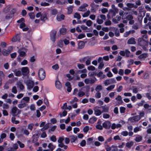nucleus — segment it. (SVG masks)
Returning a JSON list of instances; mask_svg holds the SVG:
<instances>
[{"mask_svg": "<svg viewBox=\"0 0 151 151\" xmlns=\"http://www.w3.org/2000/svg\"><path fill=\"white\" fill-rule=\"evenodd\" d=\"M58 13V10L56 9H53L51 11V14L52 15H56Z\"/></svg>", "mask_w": 151, "mask_h": 151, "instance_id": "c756f323", "label": "nucleus"}, {"mask_svg": "<svg viewBox=\"0 0 151 151\" xmlns=\"http://www.w3.org/2000/svg\"><path fill=\"white\" fill-rule=\"evenodd\" d=\"M78 47L79 49H82L83 48L84 46V43L83 41H80L78 44Z\"/></svg>", "mask_w": 151, "mask_h": 151, "instance_id": "a211bd4d", "label": "nucleus"}, {"mask_svg": "<svg viewBox=\"0 0 151 151\" xmlns=\"http://www.w3.org/2000/svg\"><path fill=\"white\" fill-rule=\"evenodd\" d=\"M148 57V54L147 53H144L141 54L138 56V58L142 59L144 58H146Z\"/></svg>", "mask_w": 151, "mask_h": 151, "instance_id": "f3484780", "label": "nucleus"}, {"mask_svg": "<svg viewBox=\"0 0 151 151\" xmlns=\"http://www.w3.org/2000/svg\"><path fill=\"white\" fill-rule=\"evenodd\" d=\"M27 105V104L25 102L21 103V104H19V108H23L26 106Z\"/></svg>", "mask_w": 151, "mask_h": 151, "instance_id": "cd10ccee", "label": "nucleus"}, {"mask_svg": "<svg viewBox=\"0 0 151 151\" xmlns=\"http://www.w3.org/2000/svg\"><path fill=\"white\" fill-rule=\"evenodd\" d=\"M127 13L126 14L125 16H126L125 19H126L127 20H131V19H132L133 18V17L132 15L129 14L127 15Z\"/></svg>", "mask_w": 151, "mask_h": 151, "instance_id": "6ab92c4d", "label": "nucleus"}, {"mask_svg": "<svg viewBox=\"0 0 151 151\" xmlns=\"http://www.w3.org/2000/svg\"><path fill=\"white\" fill-rule=\"evenodd\" d=\"M95 96L96 98L99 99L101 97V93L99 92H97L96 93Z\"/></svg>", "mask_w": 151, "mask_h": 151, "instance_id": "864d4df0", "label": "nucleus"}, {"mask_svg": "<svg viewBox=\"0 0 151 151\" xmlns=\"http://www.w3.org/2000/svg\"><path fill=\"white\" fill-rule=\"evenodd\" d=\"M86 144V140H82L80 143V145L82 147L85 146Z\"/></svg>", "mask_w": 151, "mask_h": 151, "instance_id": "603ef678", "label": "nucleus"}, {"mask_svg": "<svg viewBox=\"0 0 151 151\" xmlns=\"http://www.w3.org/2000/svg\"><path fill=\"white\" fill-rule=\"evenodd\" d=\"M111 124L110 121H107L103 123L102 126L106 129H109L111 127Z\"/></svg>", "mask_w": 151, "mask_h": 151, "instance_id": "20e7f679", "label": "nucleus"}, {"mask_svg": "<svg viewBox=\"0 0 151 151\" xmlns=\"http://www.w3.org/2000/svg\"><path fill=\"white\" fill-rule=\"evenodd\" d=\"M138 42L139 45L142 47L145 45L146 41L142 37H140L138 39Z\"/></svg>", "mask_w": 151, "mask_h": 151, "instance_id": "423d86ee", "label": "nucleus"}, {"mask_svg": "<svg viewBox=\"0 0 151 151\" xmlns=\"http://www.w3.org/2000/svg\"><path fill=\"white\" fill-rule=\"evenodd\" d=\"M90 13V12L89 10H88L86 12L84 13L83 15L82 16L83 17H88Z\"/></svg>", "mask_w": 151, "mask_h": 151, "instance_id": "2f4dec72", "label": "nucleus"}, {"mask_svg": "<svg viewBox=\"0 0 151 151\" xmlns=\"http://www.w3.org/2000/svg\"><path fill=\"white\" fill-rule=\"evenodd\" d=\"M77 139V137L76 136H73L72 137L71 139V142L72 143L74 142Z\"/></svg>", "mask_w": 151, "mask_h": 151, "instance_id": "a19ab883", "label": "nucleus"}, {"mask_svg": "<svg viewBox=\"0 0 151 151\" xmlns=\"http://www.w3.org/2000/svg\"><path fill=\"white\" fill-rule=\"evenodd\" d=\"M93 139L92 138L90 137L88 138L87 139V144L90 145L92 142Z\"/></svg>", "mask_w": 151, "mask_h": 151, "instance_id": "79ce46f5", "label": "nucleus"}, {"mask_svg": "<svg viewBox=\"0 0 151 151\" xmlns=\"http://www.w3.org/2000/svg\"><path fill=\"white\" fill-rule=\"evenodd\" d=\"M19 38V35H17L12 39V41L13 42H16L18 38Z\"/></svg>", "mask_w": 151, "mask_h": 151, "instance_id": "7c9ffc66", "label": "nucleus"}, {"mask_svg": "<svg viewBox=\"0 0 151 151\" xmlns=\"http://www.w3.org/2000/svg\"><path fill=\"white\" fill-rule=\"evenodd\" d=\"M86 37V35L84 33L81 34H79L77 38L78 39H81L85 37Z\"/></svg>", "mask_w": 151, "mask_h": 151, "instance_id": "4c0bfd02", "label": "nucleus"}, {"mask_svg": "<svg viewBox=\"0 0 151 151\" xmlns=\"http://www.w3.org/2000/svg\"><path fill=\"white\" fill-rule=\"evenodd\" d=\"M82 90H81V89L79 90V92L78 93V96L79 97H81L84 96L85 95V93L83 91H82Z\"/></svg>", "mask_w": 151, "mask_h": 151, "instance_id": "5701e85b", "label": "nucleus"}, {"mask_svg": "<svg viewBox=\"0 0 151 151\" xmlns=\"http://www.w3.org/2000/svg\"><path fill=\"white\" fill-rule=\"evenodd\" d=\"M88 6V4L85 3L83 5L81 6L78 9V11H80L83 12L84 11L83 10L81 9V8L85 9L86 7H87Z\"/></svg>", "mask_w": 151, "mask_h": 151, "instance_id": "2eb2a0df", "label": "nucleus"}, {"mask_svg": "<svg viewBox=\"0 0 151 151\" xmlns=\"http://www.w3.org/2000/svg\"><path fill=\"white\" fill-rule=\"evenodd\" d=\"M74 18H77L78 19H79L81 18V16L80 14L77 12L75 13L74 15Z\"/></svg>", "mask_w": 151, "mask_h": 151, "instance_id": "bb28decb", "label": "nucleus"}, {"mask_svg": "<svg viewBox=\"0 0 151 151\" xmlns=\"http://www.w3.org/2000/svg\"><path fill=\"white\" fill-rule=\"evenodd\" d=\"M89 130V127L88 126H86L83 129V131L85 133H87Z\"/></svg>", "mask_w": 151, "mask_h": 151, "instance_id": "6e6d98bb", "label": "nucleus"}, {"mask_svg": "<svg viewBox=\"0 0 151 151\" xmlns=\"http://www.w3.org/2000/svg\"><path fill=\"white\" fill-rule=\"evenodd\" d=\"M115 99L119 101V104H121L123 102L122 100V98L121 96L120 95H118L117 97L115 98Z\"/></svg>", "mask_w": 151, "mask_h": 151, "instance_id": "412c9836", "label": "nucleus"}, {"mask_svg": "<svg viewBox=\"0 0 151 151\" xmlns=\"http://www.w3.org/2000/svg\"><path fill=\"white\" fill-rule=\"evenodd\" d=\"M102 89V87L101 85H98L95 88V90L97 92H99Z\"/></svg>", "mask_w": 151, "mask_h": 151, "instance_id": "f704fd0d", "label": "nucleus"}, {"mask_svg": "<svg viewBox=\"0 0 151 151\" xmlns=\"http://www.w3.org/2000/svg\"><path fill=\"white\" fill-rule=\"evenodd\" d=\"M50 140L53 142H55L56 141V138L55 135H53L50 138Z\"/></svg>", "mask_w": 151, "mask_h": 151, "instance_id": "de8ad7c7", "label": "nucleus"}, {"mask_svg": "<svg viewBox=\"0 0 151 151\" xmlns=\"http://www.w3.org/2000/svg\"><path fill=\"white\" fill-rule=\"evenodd\" d=\"M2 53L4 56H7L8 55L9 53L7 50L4 49L2 51Z\"/></svg>", "mask_w": 151, "mask_h": 151, "instance_id": "e433bc0d", "label": "nucleus"}, {"mask_svg": "<svg viewBox=\"0 0 151 151\" xmlns=\"http://www.w3.org/2000/svg\"><path fill=\"white\" fill-rule=\"evenodd\" d=\"M67 29L65 28H62L60 29V34L62 35H64L66 34L67 32Z\"/></svg>", "mask_w": 151, "mask_h": 151, "instance_id": "9d476101", "label": "nucleus"}, {"mask_svg": "<svg viewBox=\"0 0 151 151\" xmlns=\"http://www.w3.org/2000/svg\"><path fill=\"white\" fill-rule=\"evenodd\" d=\"M65 86L67 87V91L68 92H70L72 90L71 85L69 82H67L65 84Z\"/></svg>", "mask_w": 151, "mask_h": 151, "instance_id": "0eeeda50", "label": "nucleus"}, {"mask_svg": "<svg viewBox=\"0 0 151 151\" xmlns=\"http://www.w3.org/2000/svg\"><path fill=\"white\" fill-rule=\"evenodd\" d=\"M92 22L91 20H88L86 22V24L88 27H90L92 24Z\"/></svg>", "mask_w": 151, "mask_h": 151, "instance_id": "5fc2aeb1", "label": "nucleus"}, {"mask_svg": "<svg viewBox=\"0 0 151 151\" xmlns=\"http://www.w3.org/2000/svg\"><path fill=\"white\" fill-rule=\"evenodd\" d=\"M26 56L25 52L23 51H20L19 50V56L23 57Z\"/></svg>", "mask_w": 151, "mask_h": 151, "instance_id": "ea45409f", "label": "nucleus"}, {"mask_svg": "<svg viewBox=\"0 0 151 151\" xmlns=\"http://www.w3.org/2000/svg\"><path fill=\"white\" fill-rule=\"evenodd\" d=\"M17 109V108L16 107L14 106L13 107L12 109V113L13 116L15 115Z\"/></svg>", "mask_w": 151, "mask_h": 151, "instance_id": "a878e982", "label": "nucleus"}, {"mask_svg": "<svg viewBox=\"0 0 151 151\" xmlns=\"http://www.w3.org/2000/svg\"><path fill=\"white\" fill-rule=\"evenodd\" d=\"M19 27L21 28H22L24 27H25L26 26V24L24 23V22H22L21 23H19Z\"/></svg>", "mask_w": 151, "mask_h": 151, "instance_id": "4d7b16f0", "label": "nucleus"}, {"mask_svg": "<svg viewBox=\"0 0 151 151\" xmlns=\"http://www.w3.org/2000/svg\"><path fill=\"white\" fill-rule=\"evenodd\" d=\"M34 82L32 81L29 80L27 81V85L28 89L30 90L34 86Z\"/></svg>", "mask_w": 151, "mask_h": 151, "instance_id": "39448f33", "label": "nucleus"}, {"mask_svg": "<svg viewBox=\"0 0 151 151\" xmlns=\"http://www.w3.org/2000/svg\"><path fill=\"white\" fill-rule=\"evenodd\" d=\"M57 31L55 30H52L50 32V38L51 40L53 42H55L56 40V36Z\"/></svg>", "mask_w": 151, "mask_h": 151, "instance_id": "7ed1b4c3", "label": "nucleus"}, {"mask_svg": "<svg viewBox=\"0 0 151 151\" xmlns=\"http://www.w3.org/2000/svg\"><path fill=\"white\" fill-rule=\"evenodd\" d=\"M98 124L96 126V128L97 129L99 130H102L103 129V126L101 125V122H98Z\"/></svg>", "mask_w": 151, "mask_h": 151, "instance_id": "4be33fe9", "label": "nucleus"}, {"mask_svg": "<svg viewBox=\"0 0 151 151\" xmlns=\"http://www.w3.org/2000/svg\"><path fill=\"white\" fill-rule=\"evenodd\" d=\"M63 41L62 40H60L58 43V45L59 46V47L62 48L63 46Z\"/></svg>", "mask_w": 151, "mask_h": 151, "instance_id": "c85d7f7f", "label": "nucleus"}, {"mask_svg": "<svg viewBox=\"0 0 151 151\" xmlns=\"http://www.w3.org/2000/svg\"><path fill=\"white\" fill-rule=\"evenodd\" d=\"M21 70L22 75L24 77L28 78L29 73V68L27 67H23L22 68Z\"/></svg>", "mask_w": 151, "mask_h": 151, "instance_id": "f03ea898", "label": "nucleus"}, {"mask_svg": "<svg viewBox=\"0 0 151 151\" xmlns=\"http://www.w3.org/2000/svg\"><path fill=\"white\" fill-rule=\"evenodd\" d=\"M136 43L134 38L132 37L129 38L128 40L127 43L128 44H135Z\"/></svg>", "mask_w": 151, "mask_h": 151, "instance_id": "6e6552de", "label": "nucleus"}, {"mask_svg": "<svg viewBox=\"0 0 151 151\" xmlns=\"http://www.w3.org/2000/svg\"><path fill=\"white\" fill-rule=\"evenodd\" d=\"M9 138L11 140H13L15 138V136L14 134L11 133L10 134Z\"/></svg>", "mask_w": 151, "mask_h": 151, "instance_id": "bf43d9fd", "label": "nucleus"}, {"mask_svg": "<svg viewBox=\"0 0 151 151\" xmlns=\"http://www.w3.org/2000/svg\"><path fill=\"white\" fill-rule=\"evenodd\" d=\"M130 54V52L128 50H125V54L126 56L127 57H128L129 56V55Z\"/></svg>", "mask_w": 151, "mask_h": 151, "instance_id": "8fccbe9b", "label": "nucleus"}, {"mask_svg": "<svg viewBox=\"0 0 151 151\" xmlns=\"http://www.w3.org/2000/svg\"><path fill=\"white\" fill-rule=\"evenodd\" d=\"M145 102L144 100H142L141 101L137 104L139 106H143V103Z\"/></svg>", "mask_w": 151, "mask_h": 151, "instance_id": "052dcab7", "label": "nucleus"}, {"mask_svg": "<svg viewBox=\"0 0 151 151\" xmlns=\"http://www.w3.org/2000/svg\"><path fill=\"white\" fill-rule=\"evenodd\" d=\"M142 139V137L141 136L139 137H136L135 140L136 142H139Z\"/></svg>", "mask_w": 151, "mask_h": 151, "instance_id": "49530a36", "label": "nucleus"}, {"mask_svg": "<svg viewBox=\"0 0 151 151\" xmlns=\"http://www.w3.org/2000/svg\"><path fill=\"white\" fill-rule=\"evenodd\" d=\"M108 12V9L106 8H103L101 9V12L103 14H105Z\"/></svg>", "mask_w": 151, "mask_h": 151, "instance_id": "774afa93", "label": "nucleus"}, {"mask_svg": "<svg viewBox=\"0 0 151 151\" xmlns=\"http://www.w3.org/2000/svg\"><path fill=\"white\" fill-rule=\"evenodd\" d=\"M39 89V88L38 86H35L34 87L33 91L35 92H36L38 91Z\"/></svg>", "mask_w": 151, "mask_h": 151, "instance_id": "680f3d73", "label": "nucleus"}, {"mask_svg": "<svg viewBox=\"0 0 151 151\" xmlns=\"http://www.w3.org/2000/svg\"><path fill=\"white\" fill-rule=\"evenodd\" d=\"M115 85H111L109 86L106 88V89L108 91H111L114 89L115 87Z\"/></svg>", "mask_w": 151, "mask_h": 151, "instance_id": "a18cd8bd", "label": "nucleus"}, {"mask_svg": "<svg viewBox=\"0 0 151 151\" xmlns=\"http://www.w3.org/2000/svg\"><path fill=\"white\" fill-rule=\"evenodd\" d=\"M29 100V97H25L23 98L21 101V103L25 102L27 103L28 102Z\"/></svg>", "mask_w": 151, "mask_h": 151, "instance_id": "4468645a", "label": "nucleus"}, {"mask_svg": "<svg viewBox=\"0 0 151 151\" xmlns=\"http://www.w3.org/2000/svg\"><path fill=\"white\" fill-rule=\"evenodd\" d=\"M97 118L95 116H93L89 120V122L90 123L93 124L97 121Z\"/></svg>", "mask_w": 151, "mask_h": 151, "instance_id": "f8f14e48", "label": "nucleus"}, {"mask_svg": "<svg viewBox=\"0 0 151 151\" xmlns=\"http://www.w3.org/2000/svg\"><path fill=\"white\" fill-rule=\"evenodd\" d=\"M52 68L55 70H57L59 68L58 65L57 64H56L53 65L52 67Z\"/></svg>", "mask_w": 151, "mask_h": 151, "instance_id": "0e129e2a", "label": "nucleus"}, {"mask_svg": "<svg viewBox=\"0 0 151 151\" xmlns=\"http://www.w3.org/2000/svg\"><path fill=\"white\" fill-rule=\"evenodd\" d=\"M88 69L89 70H94L95 69V68L93 65H90L88 67Z\"/></svg>", "mask_w": 151, "mask_h": 151, "instance_id": "09e8293b", "label": "nucleus"}, {"mask_svg": "<svg viewBox=\"0 0 151 151\" xmlns=\"http://www.w3.org/2000/svg\"><path fill=\"white\" fill-rule=\"evenodd\" d=\"M48 147L50 148V151H52L54 149V147H53V145L52 143H50L48 146Z\"/></svg>", "mask_w": 151, "mask_h": 151, "instance_id": "c9c22d12", "label": "nucleus"}, {"mask_svg": "<svg viewBox=\"0 0 151 151\" xmlns=\"http://www.w3.org/2000/svg\"><path fill=\"white\" fill-rule=\"evenodd\" d=\"M56 87L58 89H60L62 88V85L60 82L59 81H56L55 82Z\"/></svg>", "mask_w": 151, "mask_h": 151, "instance_id": "1a4fd4ad", "label": "nucleus"}, {"mask_svg": "<svg viewBox=\"0 0 151 151\" xmlns=\"http://www.w3.org/2000/svg\"><path fill=\"white\" fill-rule=\"evenodd\" d=\"M28 63V61L26 60H24L21 63V65H26Z\"/></svg>", "mask_w": 151, "mask_h": 151, "instance_id": "13d9d810", "label": "nucleus"}, {"mask_svg": "<svg viewBox=\"0 0 151 151\" xmlns=\"http://www.w3.org/2000/svg\"><path fill=\"white\" fill-rule=\"evenodd\" d=\"M29 15L30 18L32 19H34L35 17V15L33 12L29 13Z\"/></svg>", "mask_w": 151, "mask_h": 151, "instance_id": "473e14b6", "label": "nucleus"}, {"mask_svg": "<svg viewBox=\"0 0 151 151\" xmlns=\"http://www.w3.org/2000/svg\"><path fill=\"white\" fill-rule=\"evenodd\" d=\"M133 142H127L126 144V147L128 148H130L133 145Z\"/></svg>", "mask_w": 151, "mask_h": 151, "instance_id": "c03bdc74", "label": "nucleus"}, {"mask_svg": "<svg viewBox=\"0 0 151 151\" xmlns=\"http://www.w3.org/2000/svg\"><path fill=\"white\" fill-rule=\"evenodd\" d=\"M125 110L126 108L124 107L121 106L120 107V112L121 114L124 113Z\"/></svg>", "mask_w": 151, "mask_h": 151, "instance_id": "58836bf2", "label": "nucleus"}, {"mask_svg": "<svg viewBox=\"0 0 151 151\" xmlns=\"http://www.w3.org/2000/svg\"><path fill=\"white\" fill-rule=\"evenodd\" d=\"M13 14H9L6 16L5 18L6 19H8L10 18H11L13 17Z\"/></svg>", "mask_w": 151, "mask_h": 151, "instance_id": "3c124183", "label": "nucleus"}, {"mask_svg": "<svg viewBox=\"0 0 151 151\" xmlns=\"http://www.w3.org/2000/svg\"><path fill=\"white\" fill-rule=\"evenodd\" d=\"M47 19V15L45 14L41 15L40 17V19L41 21L45 22V20Z\"/></svg>", "mask_w": 151, "mask_h": 151, "instance_id": "b1692460", "label": "nucleus"}, {"mask_svg": "<svg viewBox=\"0 0 151 151\" xmlns=\"http://www.w3.org/2000/svg\"><path fill=\"white\" fill-rule=\"evenodd\" d=\"M65 16L64 15L62 14L60 16L57 15V19L58 21H60L62 20H64Z\"/></svg>", "mask_w": 151, "mask_h": 151, "instance_id": "ddd939ff", "label": "nucleus"}, {"mask_svg": "<svg viewBox=\"0 0 151 151\" xmlns=\"http://www.w3.org/2000/svg\"><path fill=\"white\" fill-rule=\"evenodd\" d=\"M102 113L101 111L98 109H97L94 110V114L96 116L100 115Z\"/></svg>", "mask_w": 151, "mask_h": 151, "instance_id": "aec40b11", "label": "nucleus"}, {"mask_svg": "<svg viewBox=\"0 0 151 151\" xmlns=\"http://www.w3.org/2000/svg\"><path fill=\"white\" fill-rule=\"evenodd\" d=\"M101 107L103 109L102 112H108L109 110V107H105L104 106H102Z\"/></svg>", "mask_w": 151, "mask_h": 151, "instance_id": "393cba45", "label": "nucleus"}, {"mask_svg": "<svg viewBox=\"0 0 151 151\" xmlns=\"http://www.w3.org/2000/svg\"><path fill=\"white\" fill-rule=\"evenodd\" d=\"M73 7L74 6H70L68 7L67 8L68 14H70L72 13Z\"/></svg>", "mask_w": 151, "mask_h": 151, "instance_id": "dca6fc26", "label": "nucleus"}, {"mask_svg": "<svg viewBox=\"0 0 151 151\" xmlns=\"http://www.w3.org/2000/svg\"><path fill=\"white\" fill-rule=\"evenodd\" d=\"M38 74V76L41 81L44 80L45 78V72L42 68H41L39 70Z\"/></svg>", "mask_w": 151, "mask_h": 151, "instance_id": "f257e3e1", "label": "nucleus"}, {"mask_svg": "<svg viewBox=\"0 0 151 151\" xmlns=\"http://www.w3.org/2000/svg\"><path fill=\"white\" fill-rule=\"evenodd\" d=\"M131 73V70L128 69H126L124 71V74L125 75H128Z\"/></svg>", "mask_w": 151, "mask_h": 151, "instance_id": "69168bd1", "label": "nucleus"}, {"mask_svg": "<svg viewBox=\"0 0 151 151\" xmlns=\"http://www.w3.org/2000/svg\"><path fill=\"white\" fill-rule=\"evenodd\" d=\"M27 14L26 11L25 9H23L21 13V14L23 16H25Z\"/></svg>", "mask_w": 151, "mask_h": 151, "instance_id": "e2e57ef3", "label": "nucleus"}, {"mask_svg": "<svg viewBox=\"0 0 151 151\" xmlns=\"http://www.w3.org/2000/svg\"><path fill=\"white\" fill-rule=\"evenodd\" d=\"M87 58L89 59H90L91 58V57L89 56H88L86 57H85L83 58L80 59L79 60L80 62L81 63H83V62H85L86 60V59Z\"/></svg>", "mask_w": 151, "mask_h": 151, "instance_id": "37998d69", "label": "nucleus"}, {"mask_svg": "<svg viewBox=\"0 0 151 151\" xmlns=\"http://www.w3.org/2000/svg\"><path fill=\"white\" fill-rule=\"evenodd\" d=\"M90 89V86H89L87 85L82 88L81 89V90H82L83 91H85L86 92H89Z\"/></svg>", "mask_w": 151, "mask_h": 151, "instance_id": "9b49d317", "label": "nucleus"}, {"mask_svg": "<svg viewBox=\"0 0 151 151\" xmlns=\"http://www.w3.org/2000/svg\"><path fill=\"white\" fill-rule=\"evenodd\" d=\"M146 97L149 99H151V96L150 93H147L145 94Z\"/></svg>", "mask_w": 151, "mask_h": 151, "instance_id": "338daca9", "label": "nucleus"}, {"mask_svg": "<svg viewBox=\"0 0 151 151\" xmlns=\"http://www.w3.org/2000/svg\"><path fill=\"white\" fill-rule=\"evenodd\" d=\"M23 131V134H25L26 136H28L29 135V131L25 129H22L21 130V131Z\"/></svg>", "mask_w": 151, "mask_h": 151, "instance_id": "72a5a7b5", "label": "nucleus"}]
</instances>
